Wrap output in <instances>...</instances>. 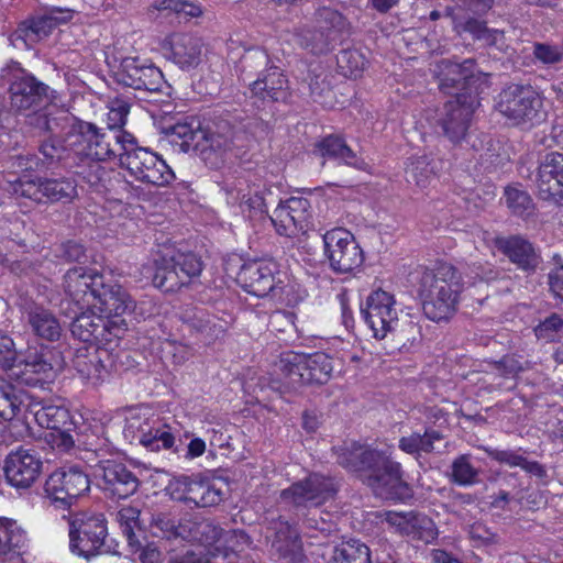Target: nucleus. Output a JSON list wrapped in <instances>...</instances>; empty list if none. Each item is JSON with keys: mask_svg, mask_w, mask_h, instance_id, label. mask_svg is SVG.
<instances>
[{"mask_svg": "<svg viewBox=\"0 0 563 563\" xmlns=\"http://www.w3.org/2000/svg\"><path fill=\"white\" fill-rule=\"evenodd\" d=\"M393 448L369 449L353 443L341 450L338 461L351 472L360 473L363 482L383 499H402L409 496L402 479L401 466L391 459Z\"/></svg>", "mask_w": 563, "mask_h": 563, "instance_id": "f257e3e1", "label": "nucleus"}, {"mask_svg": "<svg viewBox=\"0 0 563 563\" xmlns=\"http://www.w3.org/2000/svg\"><path fill=\"white\" fill-rule=\"evenodd\" d=\"M485 273H475L464 282L461 273L449 263H438L433 268L422 273L420 279V296L423 312L432 321L449 319L456 310L460 295L465 284L474 285L476 279H488Z\"/></svg>", "mask_w": 563, "mask_h": 563, "instance_id": "f03ea898", "label": "nucleus"}, {"mask_svg": "<svg viewBox=\"0 0 563 563\" xmlns=\"http://www.w3.org/2000/svg\"><path fill=\"white\" fill-rule=\"evenodd\" d=\"M113 303H98L95 301L90 308L77 309L80 311L71 323V333L84 342L100 344L111 343L120 339L128 330L123 316L134 311L140 318H145L142 306L137 307L128 295L126 300H111Z\"/></svg>", "mask_w": 563, "mask_h": 563, "instance_id": "7ed1b4c3", "label": "nucleus"}, {"mask_svg": "<svg viewBox=\"0 0 563 563\" xmlns=\"http://www.w3.org/2000/svg\"><path fill=\"white\" fill-rule=\"evenodd\" d=\"M136 143L126 131L107 132L90 122L73 125L65 139V147L76 157L90 162H106L121 158L124 148Z\"/></svg>", "mask_w": 563, "mask_h": 563, "instance_id": "20e7f679", "label": "nucleus"}, {"mask_svg": "<svg viewBox=\"0 0 563 563\" xmlns=\"http://www.w3.org/2000/svg\"><path fill=\"white\" fill-rule=\"evenodd\" d=\"M332 372V357L327 353L303 354L287 351L274 364V380L289 388L322 385L331 378Z\"/></svg>", "mask_w": 563, "mask_h": 563, "instance_id": "39448f33", "label": "nucleus"}, {"mask_svg": "<svg viewBox=\"0 0 563 563\" xmlns=\"http://www.w3.org/2000/svg\"><path fill=\"white\" fill-rule=\"evenodd\" d=\"M64 290L77 309L90 308L98 303H113L111 300H126L128 292L118 284H107L97 271L74 267L64 276Z\"/></svg>", "mask_w": 563, "mask_h": 563, "instance_id": "423d86ee", "label": "nucleus"}, {"mask_svg": "<svg viewBox=\"0 0 563 563\" xmlns=\"http://www.w3.org/2000/svg\"><path fill=\"white\" fill-rule=\"evenodd\" d=\"M153 264V284L166 292L188 285L202 271L201 262L195 254L179 253L170 246L159 249Z\"/></svg>", "mask_w": 563, "mask_h": 563, "instance_id": "0eeeda50", "label": "nucleus"}, {"mask_svg": "<svg viewBox=\"0 0 563 563\" xmlns=\"http://www.w3.org/2000/svg\"><path fill=\"white\" fill-rule=\"evenodd\" d=\"M495 108L515 125H533L545 119L543 99L531 86L506 87L498 95Z\"/></svg>", "mask_w": 563, "mask_h": 563, "instance_id": "6e6552de", "label": "nucleus"}, {"mask_svg": "<svg viewBox=\"0 0 563 563\" xmlns=\"http://www.w3.org/2000/svg\"><path fill=\"white\" fill-rule=\"evenodd\" d=\"M69 550L73 554L90 560L107 552V521L102 514L79 512L69 519Z\"/></svg>", "mask_w": 563, "mask_h": 563, "instance_id": "1a4fd4ad", "label": "nucleus"}, {"mask_svg": "<svg viewBox=\"0 0 563 563\" xmlns=\"http://www.w3.org/2000/svg\"><path fill=\"white\" fill-rule=\"evenodd\" d=\"M0 368L5 372L9 380L29 386L41 384L53 376L52 364L42 356L18 361L15 344L4 334H0Z\"/></svg>", "mask_w": 563, "mask_h": 563, "instance_id": "9d476101", "label": "nucleus"}, {"mask_svg": "<svg viewBox=\"0 0 563 563\" xmlns=\"http://www.w3.org/2000/svg\"><path fill=\"white\" fill-rule=\"evenodd\" d=\"M323 254L336 274H351L364 263V253L354 235L342 228H334L322 235Z\"/></svg>", "mask_w": 563, "mask_h": 563, "instance_id": "9b49d317", "label": "nucleus"}, {"mask_svg": "<svg viewBox=\"0 0 563 563\" xmlns=\"http://www.w3.org/2000/svg\"><path fill=\"white\" fill-rule=\"evenodd\" d=\"M121 165L136 180L154 186H166L175 179V174L166 162L157 154L144 147L124 148L120 158Z\"/></svg>", "mask_w": 563, "mask_h": 563, "instance_id": "f8f14e48", "label": "nucleus"}, {"mask_svg": "<svg viewBox=\"0 0 563 563\" xmlns=\"http://www.w3.org/2000/svg\"><path fill=\"white\" fill-rule=\"evenodd\" d=\"M338 492L333 478L312 473L280 492V503L294 507H319L334 498Z\"/></svg>", "mask_w": 563, "mask_h": 563, "instance_id": "ddd939ff", "label": "nucleus"}, {"mask_svg": "<svg viewBox=\"0 0 563 563\" xmlns=\"http://www.w3.org/2000/svg\"><path fill=\"white\" fill-rule=\"evenodd\" d=\"M361 312L376 339H385L398 327L399 306L395 295L384 289L371 291Z\"/></svg>", "mask_w": 563, "mask_h": 563, "instance_id": "4468645a", "label": "nucleus"}, {"mask_svg": "<svg viewBox=\"0 0 563 563\" xmlns=\"http://www.w3.org/2000/svg\"><path fill=\"white\" fill-rule=\"evenodd\" d=\"M90 488L88 475L77 466L53 472L45 482V493L54 503L69 507Z\"/></svg>", "mask_w": 563, "mask_h": 563, "instance_id": "2eb2a0df", "label": "nucleus"}, {"mask_svg": "<svg viewBox=\"0 0 563 563\" xmlns=\"http://www.w3.org/2000/svg\"><path fill=\"white\" fill-rule=\"evenodd\" d=\"M118 82L137 90L159 91L164 76L150 59L139 56L124 57L114 73Z\"/></svg>", "mask_w": 563, "mask_h": 563, "instance_id": "dca6fc26", "label": "nucleus"}, {"mask_svg": "<svg viewBox=\"0 0 563 563\" xmlns=\"http://www.w3.org/2000/svg\"><path fill=\"white\" fill-rule=\"evenodd\" d=\"M311 218V206L307 198L289 197L278 203L269 217L276 232L287 238H295L306 232Z\"/></svg>", "mask_w": 563, "mask_h": 563, "instance_id": "f3484780", "label": "nucleus"}, {"mask_svg": "<svg viewBox=\"0 0 563 563\" xmlns=\"http://www.w3.org/2000/svg\"><path fill=\"white\" fill-rule=\"evenodd\" d=\"M476 106L477 98L470 92L457 93L445 102L439 123L452 142H459L465 136Z\"/></svg>", "mask_w": 563, "mask_h": 563, "instance_id": "a211bd4d", "label": "nucleus"}, {"mask_svg": "<svg viewBox=\"0 0 563 563\" xmlns=\"http://www.w3.org/2000/svg\"><path fill=\"white\" fill-rule=\"evenodd\" d=\"M42 466L41 456L35 450L20 446L7 455L3 471L12 487L29 488L38 478Z\"/></svg>", "mask_w": 563, "mask_h": 563, "instance_id": "6ab92c4d", "label": "nucleus"}, {"mask_svg": "<svg viewBox=\"0 0 563 563\" xmlns=\"http://www.w3.org/2000/svg\"><path fill=\"white\" fill-rule=\"evenodd\" d=\"M92 467L95 477L102 479V489L113 497L128 498L139 488L137 477L120 462L99 460Z\"/></svg>", "mask_w": 563, "mask_h": 563, "instance_id": "aec40b11", "label": "nucleus"}, {"mask_svg": "<svg viewBox=\"0 0 563 563\" xmlns=\"http://www.w3.org/2000/svg\"><path fill=\"white\" fill-rule=\"evenodd\" d=\"M166 57L181 70H192L205 62L203 42L187 33H174L165 40Z\"/></svg>", "mask_w": 563, "mask_h": 563, "instance_id": "412c9836", "label": "nucleus"}, {"mask_svg": "<svg viewBox=\"0 0 563 563\" xmlns=\"http://www.w3.org/2000/svg\"><path fill=\"white\" fill-rule=\"evenodd\" d=\"M384 520L400 534L426 544L432 543L439 534L432 519L417 512L386 511L382 514Z\"/></svg>", "mask_w": 563, "mask_h": 563, "instance_id": "4be33fe9", "label": "nucleus"}, {"mask_svg": "<svg viewBox=\"0 0 563 563\" xmlns=\"http://www.w3.org/2000/svg\"><path fill=\"white\" fill-rule=\"evenodd\" d=\"M276 274H278V264L275 261H252L241 267L239 280L249 294L264 297L275 289Z\"/></svg>", "mask_w": 563, "mask_h": 563, "instance_id": "5701e85b", "label": "nucleus"}, {"mask_svg": "<svg viewBox=\"0 0 563 563\" xmlns=\"http://www.w3.org/2000/svg\"><path fill=\"white\" fill-rule=\"evenodd\" d=\"M71 18L70 11L53 8L43 15L32 19L29 24L20 26L10 37L15 47H27L46 37L59 23Z\"/></svg>", "mask_w": 563, "mask_h": 563, "instance_id": "b1692460", "label": "nucleus"}, {"mask_svg": "<svg viewBox=\"0 0 563 563\" xmlns=\"http://www.w3.org/2000/svg\"><path fill=\"white\" fill-rule=\"evenodd\" d=\"M536 185L543 200L563 203V154L553 152L541 162Z\"/></svg>", "mask_w": 563, "mask_h": 563, "instance_id": "393cba45", "label": "nucleus"}, {"mask_svg": "<svg viewBox=\"0 0 563 563\" xmlns=\"http://www.w3.org/2000/svg\"><path fill=\"white\" fill-rule=\"evenodd\" d=\"M11 67L18 73L10 86L12 107L16 110H27L38 104L46 96L48 87L20 69L16 63Z\"/></svg>", "mask_w": 563, "mask_h": 563, "instance_id": "a878e982", "label": "nucleus"}, {"mask_svg": "<svg viewBox=\"0 0 563 563\" xmlns=\"http://www.w3.org/2000/svg\"><path fill=\"white\" fill-rule=\"evenodd\" d=\"M227 202L238 207L241 213L249 218L267 214V203L258 187L251 186L245 180H238L225 189Z\"/></svg>", "mask_w": 563, "mask_h": 563, "instance_id": "bb28decb", "label": "nucleus"}, {"mask_svg": "<svg viewBox=\"0 0 563 563\" xmlns=\"http://www.w3.org/2000/svg\"><path fill=\"white\" fill-rule=\"evenodd\" d=\"M180 543L198 544L205 548L214 547L221 540V527L209 519L200 517L183 518Z\"/></svg>", "mask_w": 563, "mask_h": 563, "instance_id": "cd10ccee", "label": "nucleus"}, {"mask_svg": "<svg viewBox=\"0 0 563 563\" xmlns=\"http://www.w3.org/2000/svg\"><path fill=\"white\" fill-rule=\"evenodd\" d=\"M104 357H109L106 349H96L92 352L86 350L85 353L79 351L75 357L74 366L82 380L97 386L104 382L109 375V366L104 363Z\"/></svg>", "mask_w": 563, "mask_h": 563, "instance_id": "c85d7f7f", "label": "nucleus"}, {"mask_svg": "<svg viewBox=\"0 0 563 563\" xmlns=\"http://www.w3.org/2000/svg\"><path fill=\"white\" fill-rule=\"evenodd\" d=\"M25 530L13 519L0 517V558L20 559L27 547Z\"/></svg>", "mask_w": 563, "mask_h": 563, "instance_id": "c756f323", "label": "nucleus"}, {"mask_svg": "<svg viewBox=\"0 0 563 563\" xmlns=\"http://www.w3.org/2000/svg\"><path fill=\"white\" fill-rule=\"evenodd\" d=\"M221 131L201 130L200 140L195 143L205 159L212 166H218L222 154L231 147L232 130L227 122L219 126Z\"/></svg>", "mask_w": 563, "mask_h": 563, "instance_id": "7c9ffc66", "label": "nucleus"}, {"mask_svg": "<svg viewBox=\"0 0 563 563\" xmlns=\"http://www.w3.org/2000/svg\"><path fill=\"white\" fill-rule=\"evenodd\" d=\"M313 153L323 162L329 159L358 169L365 168V162L358 158L340 136L329 135L322 139L316 144Z\"/></svg>", "mask_w": 563, "mask_h": 563, "instance_id": "2f4dec72", "label": "nucleus"}, {"mask_svg": "<svg viewBox=\"0 0 563 563\" xmlns=\"http://www.w3.org/2000/svg\"><path fill=\"white\" fill-rule=\"evenodd\" d=\"M157 419L158 417L146 407L130 409L123 428L125 439L131 443L137 442L144 445L146 437L151 434V430L154 428Z\"/></svg>", "mask_w": 563, "mask_h": 563, "instance_id": "473e14b6", "label": "nucleus"}, {"mask_svg": "<svg viewBox=\"0 0 563 563\" xmlns=\"http://www.w3.org/2000/svg\"><path fill=\"white\" fill-rule=\"evenodd\" d=\"M439 68V86L443 90L450 87L465 89L474 80L475 65L472 59H466L461 64L442 60Z\"/></svg>", "mask_w": 563, "mask_h": 563, "instance_id": "72a5a7b5", "label": "nucleus"}, {"mask_svg": "<svg viewBox=\"0 0 563 563\" xmlns=\"http://www.w3.org/2000/svg\"><path fill=\"white\" fill-rule=\"evenodd\" d=\"M27 322L38 338L56 341L62 333L59 321L53 312L41 306H32L26 311Z\"/></svg>", "mask_w": 563, "mask_h": 563, "instance_id": "f704fd0d", "label": "nucleus"}, {"mask_svg": "<svg viewBox=\"0 0 563 563\" xmlns=\"http://www.w3.org/2000/svg\"><path fill=\"white\" fill-rule=\"evenodd\" d=\"M446 14L453 19L455 29L461 32H468L474 38L483 41L486 45L496 46L498 49H503L504 32L499 30L488 29L483 22L468 19L465 23L459 22L461 18L459 12H454V9L446 8Z\"/></svg>", "mask_w": 563, "mask_h": 563, "instance_id": "c9c22d12", "label": "nucleus"}, {"mask_svg": "<svg viewBox=\"0 0 563 563\" xmlns=\"http://www.w3.org/2000/svg\"><path fill=\"white\" fill-rule=\"evenodd\" d=\"M287 79L277 67H269L250 87L254 96L277 101L284 96Z\"/></svg>", "mask_w": 563, "mask_h": 563, "instance_id": "e433bc0d", "label": "nucleus"}, {"mask_svg": "<svg viewBox=\"0 0 563 563\" xmlns=\"http://www.w3.org/2000/svg\"><path fill=\"white\" fill-rule=\"evenodd\" d=\"M497 244L503 253L519 267L529 269L537 266L538 256L528 241L519 236H511L498 240Z\"/></svg>", "mask_w": 563, "mask_h": 563, "instance_id": "4c0bfd02", "label": "nucleus"}, {"mask_svg": "<svg viewBox=\"0 0 563 563\" xmlns=\"http://www.w3.org/2000/svg\"><path fill=\"white\" fill-rule=\"evenodd\" d=\"M275 539L273 540V548L280 554V556L289 558L292 562H299L302 556V544L296 528L291 527L288 522H278L275 527Z\"/></svg>", "mask_w": 563, "mask_h": 563, "instance_id": "58836bf2", "label": "nucleus"}, {"mask_svg": "<svg viewBox=\"0 0 563 563\" xmlns=\"http://www.w3.org/2000/svg\"><path fill=\"white\" fill-rule=\"evenodd\" d=\"M181 526L183 519H176L170 512L156 511L151 515L150 530L157 538L180 543Z\"/></svg>", "mask_w": 563, "mask_h": 563, "instance_id": "ea45409f", "label": "nucleus"}, {"mask_svg": "<svg viewBox=\"0 0 563 563\" xmlns=\"http://www.w3.org/2000/svg\"><path fill=\"white\" fill-rule=\"evenodd\" d=\"M34 418L42 428L67 431L71 424L68 409L58 405H44L34 410Z\"/></svg>", "mask_w": 563, "mask_h": 563, "instance_id": "a19ab883", "label": "nucleus"}, {"mask_svg": "<svg viewBox=\"0 0 563 563\" xmlns=\"http://www.w3.org/2000/svg\"><path fill=\"white\" fill-rule=\"evenodd\" d=\"M225 484L210 479H198L191 490V504L197 507H212L219 505L224 498Z\"/></svg>", "mask_w": 563, "mask_h": 563, "instance_id": "79ce46f5", "label": "nucleus"}, {"mask_svg": "<svg viewBox=\"0 0 563 563\" xmlns=\"http://www.w3.org/2000/svg\"><path fill=\"white\" fill-rule=\"evenodd\" d=\"M5 190L16 198H25L35 202L44 201L43 180L31 179L27 175L5 179Z\"/></svg>", "mask_w": 563, "mask_h": 563, "instance_id": "37998d69", "label": "nucleus"}, {"mask_svg": "<svg viewBox=\"0 0 563 563\" xmlns=\"http://www.w3.org/2000/svg\"><path fill=\"white\" fill-rule=\"evenodd\" d=\"M490 366L492 371L487 375L498 379L494 386L503 389H512L517 375L523 369L521 363L514 356H506Z\"/></svg>", "mask_w": 563, "mask_h": 563, "instance_id": "c03bdc74", "label": "nucleus"}, {"mask_svg": "<svg viewBox=\"0 0 563 563\" xmlns=\"http://www.w3.org/2000/svg\"><path fill=\"white\" fill-rule=\"evenodd\" d=\"M332 563H371L369 549L358 540L342 542L333 551Z\"/></svg>", "mask_w": 563, "mask_h": 563, "instance_id": "a18cd8bd", "label": "nucleus"}, {"mask_svg": "<svg viewBox=\"0 0 563 563\" xmlns=\"http://www.w3.org/2000/svg\"><path fill=\"white\" fill-rule=\"evenodd\" d=\"M172 143L178 144L183 151H188L192 143L200 140L201 129L196 121L177 122L167 129Z\"/></svg>", "mask_w": 563, "mask_h": 563, "instance_id": "49530a36", "label": "nucleus"}, {"mask_svg": "<svg viewBox=\"0 0 563 563\" xmlns=\"http://www.w3.org/2000/svg\"><path fill=\"white\" fill-rule=\"evenodd\" d=\"M406 178L408 183H413L421 190L430 185L433 172L426 156L410 161L406 169Z\"/></svg>", "mask_w": 563, "mask_h": 563, "instance_id": "de8ad7c7", "label": "nucleus"}, {"mask_svg": "<svg viewBox=\"0 0 563 563\" xmlns=\"http://www.w3.org/2000/svg\"><path fill=\"white\" fill-rule=\"evenodd\" d=\"M24 405L23 396L11 385L0 386V418L12 420Z\"/></svg>", "mask_w": 563, "mask_h": 563, "instance_id": "09e8293b", "label": "nucleus"}, {"mask_svg": "<svg viewBox=\"0 0 563 563\" xmlns=\"http://www.w3.org/2000/svg\"><path fill=\"white\" fill-rule=\"evenodd\" d=\"M44 199L51 201L70 200L76 192V186L68 179L43 180Z\"/></svg>", "mask_w": 563, "mask_h": 563, "instance_id": "8fccbe9b", "label": "nucleus"}, {"mask_svg": "<svg viewBox=\"0 0 563 563\" xmlns=\"http://www.w3.org/2000/svg\"><path fill=\"white\" fill-rule=\"evenodd\" d=\"M175 437L170 432L169 427L164 424L159 419L155 422L151 434L146 437L144 448L150 451H161L170 449L174 445Z\"/></svg>", "mask_w": 563, "mask_h": 563, "instance_id": "3c124183", "label": "nucleus"}, {"mask_svg": "<svg viewBox=\"0 0 563 563\" xmlns=\"http://www.w3.org/2000/svg\"><path fill=\"white\" fill-rule=\"evenodd\" d=\"M505 201L514 214H529L533 208L532 199L525 190L509 186L505 189Z\"/></svg>", "mask_w": 563, "mask_h": 563, "instance_id": "603ef678", "label": "nucleus"}, {"mask_svg": "<svg viewBox=\"0 0 563 563\" xmlns=\"http://www.w3.org/2000/svg\"><path fill=\"white\" fill-rule=\"evenodd\" d=\"M338 66L344 76L356 78L365 67V59L358 51L346 49L338 55Z\"/></svg>", "mask_w": 563, "mask_h": 563, "instance_id": "864d4df0", "label": "nucleus"}, {"mask_svg": "<svg viewBox=\"0 0 563 563\" xmlns=\"http://www.w3.org/2000/svg\"><path fill=\"white\" fill-rule=\"evenodd\" d=\"M195 483L196 478L189 476H177L169 481L165 490L173 500L191 504V490H194Z\"/></svg>", "mask_w": 563, "mask_h": 563, "instance_id": "5fc2aeb1", "label": "nucleus"}, {"mask_svg": "<svg viewBox=\"0 0 563 563\" xmlns=\"http://www.w3.org/2000/svg\"><path fill=\"white\" fill-rule=\"evenodd\" d=\"M140 514V509L132 506H124L117 514V521L130 543L133 541L135 531L141 529Z\"/></svg>", "mask_w": 563, "mask_h": 563, "instance_id": "6e6d98bb", "label": "nucleus"}, {"mask_svg": "<svg viewBox=\"0 0 563 563\" xmlns=\"http://www.w3.org/2000/svg\"><path fill=\"white\" fill-rule=\"evenodd\" d=\"M477 475L478 470L471 463L470 455H461L452 464L453 479L460 485L474 484Z\"/></svg>", "mask_w": 563, "mask_h": 563, "instance_id": "4d7b16f0", "label": "nucleus"}, {"mask_svg": "<svg viewBox=\"0 0 563 563\" xmlns=\"http://www.w3.org/2000/svg\"><path fill=\"white\" fill-rule=\"evenodd\" d=\"M108 109L106 122L109 132L123 131L122 128L126 123V118L130 111L128 102L115 99L109 103Z\"/></svg>", "mask_w": 563, "mask_h": 563, "instance_id": "13d9d810", "label": "nucleus"}, {"mask_svg": "<svg viewBox=\"0 0 563 563\" xmlns=\"http://www.w3.org/2000/svg\"><path fill=\"white\" fill-rule=\"evenodd\" d=\"M155 8L158 11H173L185 18H197L202 13L198 4L185 0H157Z\"/></svg>", "mask_w": 563, "mask_h": 563, "instance_id": "bf43d9fd", "label": "nucleus"}, {"mask_svg": "<svg viewBox=\"0 0 563 563\" xmlns=\"http://www.w3.org/2000/svg\"><path fill=\"white\" fill-rule=\"evenodd\" d=\"M250 539L246 533L241 530L223 531L221 528V540L214 544L216 551L238 552L247 545Z\"/></svg>", "mask_w": 563, "mask_h": 563, "instance_id": "052dcab7", "label": "nucleus"}, {"mask_svg": "<svg viewBox=\"0 0 563 563\" xmlns=\"http://www.w3.org/2000/svg\"><path fill=\"white\" fill-rule=\"evenodd\" d=\"M536 335L545 341H554L563 335V320L558 314H552L534 329Z\"/></svg>", "mask_w": 563, "mask_h": 563, "instance_id": "680f3d73", "label": "nucleus"}, {"mask_svg": "<svg viewBox=\"0 0 563 563\" xmlns=\"http://www.w3.org/2000/svg\"><path fill=\"white\" fill-rule=\"evenodd\" d=\"M99 163L92 162L88 169L79 173L82 179L96 191L106 189L108 180V172Z\"/></svg>", "mask_w": 563, "mask_h": 563, "instance_id": "e2e57ef3", "label": "nucleus"}, {"mask_svg": "<svg viewBox=\"0 0 563 563\" xmlns=\"http://www.w3.org/2000/svg\"><path fill=\"white\" fill-rule=\"evenodd\" d=\"M533 55L539 62L552 65L563 59V48L555 45L536 43Z\"/></svg>", "mask_w": 563, "mask_h": 563, "instance_id": "0e129e2a", "label": "nucleus"}, {"mask_svg": "<svg viewBox=\"0 0 563 563\" xmlns=\"http://www.w3.org/2000/svg\"><path fill=\"white\" fill-rule=\"evenodd\" d=\"M37 166V158L33 155H18L9 162L10 172L7 178L23 176L24 172L34 169Z\"/></svg>", "mask_w": 563, "mask_h": 563, "instance_id": "69168bd1", "label": "nucleus"}, {"mask_svg": "<svg viewBox=\"0 0 563 563\" xmlns=\"http://www.w3.org/2000/svg\"><path fill=\"white\" fill-rule=\"evenodd\" d=\"M474 547H484L495 542L496 536L483 523L475 522L468 529Z\"/></svg>", "mask_w": 563, "mask_h": 563, "instance_id": "338daca9", "label": "nucleus"}, {"mask_svg": "<svg viewBox=\"0 0 563 563\" xmlns=\"http://www.w3.org/2000/svg\"><path fill=\"white\" fill-rule=\"evenodd\" d=\"M487 452L494 460L510 467H521L525 459L519 452L511 450H487Z\"/></svg>", "mask_w": 563, "mask_h": 563, "instance_id": "774afa93", "label": "nucleus"}]
</instances>
